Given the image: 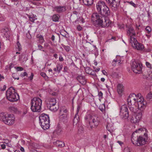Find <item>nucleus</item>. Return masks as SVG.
Wrapping results in <instances>:
<instances>
[{
  "label": "nucleus",
  "mask_w": 152,
  "mask_h": 152,
  "mask_svg": "<svg viewBox=\"0 0 152 152\" xmlns=\"http://www.w3.org/2000/svg\"><path fill=\"white\" fill-rule=\"evenodd\" d=\"M85 122L87 124V127L91 129L96 128L99 124L100 118L97 115L87 114L84 117Z\"/></svg>",
  "instance_id": "1"
},
{
  "label": "nucleus",
  "mask_w": 152,
  "mask_h": 152,
  "mask_svg": "<svg viewBox=\"0 0 152 152\" xmlns=\"http://www.w3.org/2000/svg\"><path fill=\"white\" fill-rule=\"evenodd\" d=\"M6 96L7 99L11 102H16L19 99V95L13 87H10L7 91Z\"/></svg>",
  "instance_id": "2"
},
{
  "label": "nucleus",
  "mask_w": 152,
  "mask_h": 152,
  "mask_svg": "<svg viewBox=\"0 0 152 152\" xmlns=\"http://www.w3.org/2000/svg\"><path fill=\"white\" fill-rule=\"evenodd\" d=\"M93 17L95 18L94 19L97 18L98 20H99L93 23L94 25L96 26H99L102 28L106 26L108 27L111 23V22L109 19H107V18L102 19L103 17L99 16L97 14H95V16L94 15Z\"/></svg>",
  "instance_id": "3"
},
{
  "label": "nucleus",
  "mask_w": 152,
  "mask_h": 152,
  "mask_svg": "<svg viewBox=\"0 0 152 152\" xmlns=\"http://www.w3.org/2000/svg\"><path fill=\"white\" fill-rule=\"evenodd\" d=\"M42 100L38 97H34L31 100V109L33 112H39L41 109Z\"/></svg>",
  "instance_id": "4"
},
{
  "label": "nucleus",
  "mask_w": 152,
  "mask_h": 152,
  "mask_svg": "<svg viewBox=\"0 0 152 152\" xmlns=\"http://www.w3.org/2000/svg\"><path fill=\"white\" fill-rule=\"evenodd\" d=\"M131 69L135 73L140 74L142 72V65L138 59H132L131 61Z\"/></svg>",
  "instance_id": "5"
},
{
  "label": "nucleus",
  "mask_w": 152,
  "mask_h": 152,
  "mask_svg": "<svg viewBox=\"0 0 152 152\" xmlns=\"http://www.w3.org/2000/svg\"><path fill=\"white\" fill-rule=\"evenodd\" d=\"M39 119L40 124L43 129L46 130L49 128L50 120L48 115L45 113L42 114L39 116Z\"/></svg>",
  "instance_id": "6"
},
{
  "label": "nucleus",
  "mask_w": 152,
  "mask_h": 152,
  "mask_svg": "<svg viewBox=\"0 0 152 152\" xmlns=\"http://www.w3.org/2000/svg\"><path fill=\"white\" fill-rule=\"evenodd\" d=\"M110 10L109 8L107 6V7L105 8H104V10L103 11H101V12L99 13L98 14L96 12L93 13L91 17V20L93 21V23L95 22V21L99 20H98L97 18H95V19H94L95 18L93 17L94 15L95 16V14H97L99 16L103 17L102 19H104V18H107L110 15Z\"/></svg>",
  "instance_id": "7"
},
{
  "label": "nucleus",
  "mask_w": 152,
  "mask_h": 152,
  "mask_svg": "<svg viewBox=\"0 0 152 152\" xmlns=\"http://www.w3.org/2000/svg\"><path fill=\"white\" fill-rule=\"evenodd\" d=\"M137 104L138 106V110L137 112L143 113L146 106V102L145 101L143 97H140L138 99L137 101Z\"/></svg>",
  "instance_id": "8"
},
{
  "label": "nucleus",
  "mask_w": 152,
  "mask_h": 152,
  "mask_svg": "<svg viewBox=\"0 0 152 152\" xmlns=\"http://www.w3.org/2000/svg\"><path fill=\"white\" fill-rule=\"evenodd\" d=\"M120 115L121 118L126 119L129 117L128 108L126 105H122L120 108Z\"/></svg>",
  "instance_id": "9"
},
{
  "label": "nucleus",
  "mask_w": 152,
  "mask_h": 152,
  "mask_svg": "<svg viewBox=\"0 0 152 152\" xmlns=\"http://www.w3.org/2000/svg\"><path fill=\"white\" fill-rule=\"evenodd\" d=\"M144 130L145 131L146 129H143V128H141L138 129V130H136L133 133L131 136V141L133 144L137 146V141L138 139V135H136L135 133L139 132L140 131H144Z\"/></svg>",
  "instance_id": "10"
},
{
  "label": "nucleus",
  "mask_w": 152,
  "mask_h": 152,
  "mask_svg": "<svg viewBox=\"0 0 152 152\" xmlns=\"http://www.w3.org/2000/svg\"><path fill=\"white\" fill-rule=\"evenodd\" d=\"M107 7V6L103 1H98L96 4V8L98 12V14L104 10V8H105Z\"/></svg>",
  "instance_id": "11"
},
{
  "label": "nucleus",
  "mask_w": 152,
  "mask_h": 152,
  "mask_svg": "<svg viewBox=\"0 0 152 152\" xmlns=\"http://www.w3.org/2000/svg\"><path fill=\"white\" fill-rule=\"evenodd\" d=\"M147 136L148 134L146 133H144L143 137L139 136L138 137L137 146H140L144 145L145 143L146 140H147Z\"/></svg>",
  "instance_id": "12"
},
{
  "label": "nucleus",
  "mask_w": 152,
  "mask_h": 152,
  "mask_svg": "<svg viewBox=\"0 0 152 152\" xmlns=\"http://www.w3.org/2000/svg\"><path fill=\"white\" fill-rule=\"evenodd\" d=\"M15 118L13 114H9L5 121V124L8 125H12L14 123Z\"/></svg>",
  "instance_id": "13"
},
{
  "label": "nucleus",
  "mask_w": 152,
  "mask_h": 152,
  "mask_svg": "<svg viewBox=\"0 0 152 152\" xmlns=\"http://www.w3.org/2000/svg\"><path fill=\"white\" fill-rule=\"evenodd\" d=\"M142 113L137 112L136 115L132 117L131 119V122L132 123H136L138 122L141 119L142 116Z\"/></svg>",
  "instance_id": "14"
},
{
  "label": "nucleus",
  "mask_w": 152,
  "mask_h": 152,
  "mask_svg": "<svg viewBox=\"0 0 152 152\" xmlns=\"http://www.w3.org/2000/svg\"><path fill=\"white\" fill-rule=\"evenodd\" d=\"M134 96H135V94H133L132 95H129V96L127 101L129 105H133L135 103H137V99H138L134 98Z\"/></svg>",
  "instance_id": "15"
},
{
  "label": "nucleus",
  "mask_w": 152,
  "mask_h": 152,
  "mask_svg": "<svg viewBox=\"0 0 152 152\" xmlns=\"http://www.w3.org/2000/svg\"><path fill=\"white\" fill-rule=\"evenodd\" d=\"M110 5L114 8H116L120 5V0H106Z\"/></svg>",
  "instance_id": "16"
},
{
  "label": "nucleus",
  "mask_w": 152,
  "mask_h": 152,
  "mask_svg": "<svg viewBox=\"0 0 152 152\" xmlns=\"http://www.w3.org/2000/svg\"><path fill=\"white\" fill-rule=\"evenodd\" d=\"M126 27L127 28V34L129 36L131 35L135 36L136 33L134 28L130 26L126 25Z\"/></svg>",
  "instance_id": "17"
},
{
  "label": "nucleus",
  "mask_w": 152,
  "mask_h": 152,
  "mask_svg": "<svg viewBox=\"0 0 152 152\" xmlns=\"http://www.w3.org/2000/svg\"><path fill=\"white\" fill-rule=\"evenodd\" d=\"M66 10V7L65 6H57L54 8V10L58 13L64 12Z\"/></svg>",
  "instance_id": "18"
},
{
  "label": "nucleus",
  "mask_w": 152,
  "mask_h": 152,
  "mask_svg": "<svg viewBox=\"0 0 152 152\" xmlns=\"http://www.w3.org/2000/svg\"><path fill=\"white\" fill-rule=\"evenodd\" d=\"M132 47L133 48L138 50H142L144 48V46L142 44L139 43L137 41V42L132 44Z\"/></svg>",
  "instance_id": "19"
},
{
  "label": "nucleus",
  "mask_w": 152,
  "mask_h": 152,
  "mask_svg": "<svg viewBox=\"0 0 152 152\" xmlns=\"http://www.w3.org/2000/svg\"><path fill=\"white\" fill-rule=\"evenodd\" d=\"M9 114L6 112H2L0 113V121L5 123Z\"/></svg>",
  "instance_id": "20"
},
{
  "label": "nucleus",
  "mask_w": 152,
  "mask_h": 152,
  "mask_svg": "<svg viewBox=\"0 0 152 152\" xmlns=\"http://www.w3.org/2000/svg\"><path fill=\"white\" fill-rule=\"evenodd\" d=\"M77 80L82 84H85L86 83V81L84 76L82 75L78 76L77 77Z\"/></svg>",
  "instance_id": "21"
},
{
  "label": "nucleus",
  "mask_w": 152,
  "mask_h": 152,
  "mask_svg": "<svg viewBox=\"0 0 152 152\" xmlns=\"http://www.w3.org/2000/svg\"><path fill=\"white\" fill-rule=\"evenodd\" d=\"M67 112V110L65 107H63L60 109L59 115L61 116L64 115V117H65Z\"/></svg>",
  "instance_id": "22"
},
{
  "label": "nucleus",
  "mask_w": 152,
  "mask_h": 152,
  "mask_svg": "<svg viewBox=\"0 0 152 152\" xmlns=\"http://www.w3.org/2000/svg\"><path fill=\"white\" fill-rule=\"evenodd\" d=\"M79 117L78 114H75L73 120V124L74 125H76L79 123Z\"/></svg>",
  "instance_id": "23"
},
{
  "label": "nucleus",
  "mask_w": 152,
  "mask_h": 152,
  "mask_svg": "<svg viewBox=\"0 0 152 152\" xmlns=\"http://www.w3.org/2000/svg\"><path fill=\"white\" fill-rule=\"evenodd\" d=\"M124 90L123 86L122 84H119L118 85L117 91L119 94L121 95V94L124 91Z\"/></svg>",
  "instance_id": "24"
},
{
  "label": "nucleus",
  "mask_w": 152,
  "mask_h": 152,
  "mask_svg": "<svg viewBox=\"0 0 152 152\" xmlns=\"http://www.w3.org/2000/svg\"><path fill=\"white\" fill-rule=\"evenodd\" d=\"M54 143L56 146L60 147H63L65 145V144L64 142L59 140H57L55 142H54Z\"/></svg>",
  "instance_id": "25"
},
{
  "label": "nucleus",
  "mask_w": 152,
  "mask_h": 152,
  "mask_svg": "<svg viewBox=\"0 0 152 152\" xmlns=\"http://www.w3.org/2000/svg\"><path fill=\"white\" fill-rule=\"evenodd\" d=\"M50 110L53 112L56 111L58 109V105L56 106V104H53L49 106Z\"/></svg>",
  "instance_id": "26"
},
{
  "label": "nucleus",
  "mask_w": 152,
  "mask_h": 152,
  "mask_svg": "<svg viewBox=\"0 0 152 152\" xmlns=\"http://www.w3.org/2000/svg\"><path fill=\"white\" fill-rule=\"evenodd\" d=\"M93 1L94 0H83V3L88 6L91 5L93 4Z\"/></svg>",
  "instance_id": "27"
},
{
  "label": "nucleus",
  "mask_w": 152,
  "mask_h": 152,
  "mask_svg": "<svg viewBox=\"0 0 152 152\" xmlns=\"http://www.w3.org/2000/svg\"><path fill=\"white\" fill-rule=\"evenodd\" d=\"M132 35L129 36L130 37V38L129 42L131 44L132 46V44H133V45H134V43H135L137 42L136 38H135Z\"/></svg>",
  "instance_id": "28"
},
{
  "label": "nucleus",
  "mask_w": 152,
  "mask_h": 152,
  "mask_svg": "<svg viewBox=\"0 0 152 152\" xmlns=\"http://www.w3.org/2000/svg\"><path fill=\"white\" fill-rule=\"evenodd\" d=\"M56 103V99L55 98H51L49 100V103L48 104V106L55 104Z\"/></svg>",
  "instance_id": "29"
},
{
  "label": "nucleus",
  "mask_w": 152,
  "mask_h": 152,
  "mask_svg": "<svg viewBox=\"0 0 152 152\" xmlns=\"http://www.w3.org/2000/svg\"><path fill=\"white\" fill-rule=\"evenodd\" d=\"M52 19L53 21L55 22L58 21L59 20V18L57 14L54 15L52 16Z\"/></svg>",
  "instance_id": "30"
},
{
  "label": "nucleus",
  "mask_w": 152,
  "mask_h": 152,
  "mask_svg": "<svg viewBox=\"0 0 152 152\" xmlns=\"http://www.w3.org/2000/svg\"><path fill=\"white\" fill-rule=\"evenodd\" d=\"M5 141L3 142V143H5L6 145L10 147H11L12 145L10 143L11 141L9 140H5Z\"/></svg>",
  "instance_id": "31"
},
{
  "label": "nucleus",
  "mask_w": 152,
  "mask_h": 152,
  "mask_svg": "<svg viewBox=\"0 0 152 152\" xmlns=\"http://www.w3.org/2000/svg\"><path fill=\"white\" fill-rule=\"evenodd\" d=\"M15 47L16 49H17L18 51H20L22 49L21 46L19 43V41H18L17 43L15 45Z\"/></svg>",
  "instance_id": "32"
},
{
  "label": "nucleus",
  "mask_w": 152,
  "mask_h": 152,
  "mask_svg": "<svg viewBox=\"0 0 152 152\" xmlns=\"http://www.w3.org/2000/svg\"><path fill=\"white\" fill-rule=\"evenodd\" d=\"M63 67V65L60 64H58L56 66L57 70L58 72H60V71L62 69Z\"/></svg>",
  "instance_id": "33"
},
{
  "label": "nucleus",
  "mask_w": 152,
  "mask_h": 152,
  "mask_svg": "<svg viewBox=\"0 0 152 152\" xmlns=\"http://www.w3.org/2000/svg\"><path fill=\"white\" fill-rule=\"evenodd\" d=\"M67 33V32L64 30H61L60 31V34L61 35L65 38L67 37L66 36Z\"/></svg>",
  "instance_id": "34"
},
{
  "label": "nucleus",
  "mask_w": 152,
  "mask_h": 152,
  "mask_svg": "<svg viewBox=\"0 0 152 152\" xmlns=\"http://www.w3.org/2000/svg\"><path fill=\"white\" fill-rule=\"evenodd\" d=\"M105 104H102L99 106V109L102 111L105 109Z\"/></svg>",
  "instance_id": "35"
},
{
  "label": "nucleus",
  "mask_w": 152,
  "mask_h": 152,
  "mask_svg": "<svg viewBox=\"0 0 152 152\" xmlns=\"http://www.w3.org/2000/svg\"><path fill=\"white\" fill-rule=\"evenodd\" d=\"M92 69L88 67H87L85 68V70L86 73L90 74L92 70Z\"/></svg>",
  "instance_id": "36"
},
{
  "label": "nucleus",
  "mask_w": 152,
  "mask_h": 152,
  "mask_svg": "<svg viewBox=\"0 0 152 152\" xmlns=\"http://www.w3.org/2000/svg\"><path fill=\"white\" fill-rule=\"evenodd\" d=\"M110 124H108L106 128L107 130L110 132V133H111L113 131V129H112V127H110Z\"/></svg>",
  "instance_id": "37"
},
{
  "label": "nucleus",
  "mask_w": 152,
  "mask_h": 152,
  "mask_svg": "<svg viewBox=\"0 0 152 152\" xmlns=\"http://www.w3.org/2000/svg\"><path fill=\"white\" fill-rule=\"evenodd\" d=\"M40 75L43 77L45 79V80H48V77L46 75V74L43 72H41L40 73Z\"/></svg>",
  "instance_id": "38"
},
{
  "label": "nucleus",
  "mask_w": 152,
  "mask_h": 152,
  "mask_svg": "<svg viewBox=\"0 0 152 152\" xmlns=\"http://www.w3.org/2000/svg\"><path fill=\"white\" fill-rule=\"evenodd\" d=\"M130 106H129V109L132 112L135 113L136 112L137 113V111L136 112L134 108L133 107V105H130Z\"/></svg>",
  "instance_id": "39"
},
{
  "label": "nucleus",
  "mask_w": 152,
  "mask_h": 152,
  "mask_svg": "<svg viewBox=\"0 0 152 152\" xmlns=\"http://www.w3.org/2000/svg\"><path fill=\"white\" fill-rule=\"evenodd\" d=\"M28 18L30 20L32 23H34V20L37 19V18L35 17H31L29 15Z\"/></svg>",
  "instance_id": "40"
},
{
  "label": "nucleus",
  "mask_w": 152,
  "mask_h": 152,
  "mask_svg": "<svg viewBox=\"0 0 152 152\" xmlns=\"http://www.w3.org/2000/svg\"><path fill=\"white\" fill-rule=\"evenodd\" d=\"M145 30L147 31L148 34H149L151 31V29L150 27L147 26L145 28Z\"/></svg>",
  "instance_id": "41"
},
{
  "label": "nucleus",
  "mask_w": 152,
  "mask_h": 152,
  "mask_svg": "<svg viewBox=\"0 0 152 152\" xmlns=\"http://www.w3.org/2000/svg\"><path fill=\"white\" fill-rule=\"evenodd\" d=\"M11 110L15 113L17 112L18 111V109L17 107H12L10 108Z\"/></svg>",
  "instance_id": "42"
},
{
  "label": "nucleus",
  "mask_w": 152,
  "mask_h": 152,
  "mask_svg": "<svg viewBox=\"0 0 152 152\" xmlns=\"http://www.w3.org/2000/svg\"><path fill=\"white\" fill-rule=\"evenodd\" d=\"M145 64L147 67L148 68H149L150 69H152V67H151V64L150 63H149L148 62H145Z\"/></svg>",
  "instance_id": "43"
},
{
  "label": "nucleus",
  "mask_w": 152,
  "mask_h": 152,
  "mask_svg": "<svg viewBox=\"0 0 152 152\" xmlns=\"http://www.w3.org/2000/svg\"><path fill=\"white\" fill-rule=\"evenodd\" d=\"M127 2L129 4H130L133 6L134 7H137V5L135 4L132 1H127Z\"/></svg>",
  "instance_id": "44"
},
{
  "label": "nucleus",
  "mask_w": 152,
  "mask_h": 152,
  "mask_svg": "<svg viewBox=\"0 0 152 152\" xmlns=\"http://www.w3.org/2000/svg\"><path fill=\"white\" fill-rule=\"evenodd\" d=\"M99 99H100L103 97V93L101 91H99L98 94Z\"/></svg>",
  "instance_id": "45"
},
{
  "label": "nucleus",
  "mask_w": 152,
  "mask_h": 152,
  "mask_svg": "<svg viewBox=\"0 0 152 152\" xmlns=\"http://www.w3.org/2000/svg\"><path fill=\"white\" fill-rule=\"evenodd\" d=\"M146 98L147 99H151L152 98V94L151 93H148L146 96Z\"/></svg>",
  "instance_id": "46"
},
{
  "label": "nucleus",
  "mask_w": 152,
  "mask_h": 152,
  "mask_svg": "<svg viewBox=\"0 0 152 152\" xmlns=\"http://www.w3.org/2000/svg\"><path fill=\"white\" fill-rule=\"evenodd\" d=\"M15 68L18 71H21L23 70V68L20 66L15 67Z\"/></svg>",
  "instance_id": "47"
},
{
  "label": "nucleus",
  "mask_w": 152,
  "mask_h": 152,
  "mask_svg": "<svg viewBox=\"0 0 152 152\" xmlns=\"http://www.w3.org/2000/svg\"><path fill=\"white\" fill-rule=\"evenodd\" d=\"M64 48L66 50L67 52H68L70 50V48L68 46H66L65 45H64L63 46Z\"/></svg>",
  "instance_id": "48"
},
{
  "label": "nucleus",
  "mask_w": 152,
  "mask_h": 152,
  "mask_svg": "<svg viewBox=\"0 0 152 152\" xmlns=\"http://www.w3.org/2000/svg\"><path fill=\"white\" fill-rule=\"evenodd\" d=\"M124 152H130V150L129 148L127 147L124 149Z\"/></svg>",
  "instance_id": "49"
},
{
  "label": "nucleus",
  "mask_w": 152,
  "mask_h": 152,
  "mask_svg": "<svg viewBox=\"0 0 152 152\" xmlns=\"http://www.w3.org/2000/svg\"><path fill=\"white\" fill-rule=\"evenodd\" d=\"M111 75L113 77H116L118 76V74L115 72H113L112 73Z\"/></svg>",
  "instance_id": "50"
},
{
  "label": "nucleus",
  "mask_w": 152,
  "mask_h": 152,
  "mask_svg": "<svg viewBox=\"0 0 152 152\" xmlns=\"http://www.w3.org/2000/svg\"><path fill=\"white\" fill-rule=\"evenodd\" d=\"M82 27L80 25H78L77 27V29L78 31H80L82 30Z\"/></svg>",
  "instance_id": "51"
},
{
  "label": "nucleus",
  "mask_w": 152,
  "mask_h": 152,
  "mask_svg": "<svg viewBox=\"0 0 152 152\" xmlns=\"http://www.w3.org/2000/svg\"><path fill=\"white\" fill-rule=\"evenodd\" d=\"M28 75L27 73L26 72H24L22 74H21V76L22 77H23L25 76H27Z\"/></svg>",
  "instance_id": "52"
},
{
  "label": "nucleus",
  "mask_w": 152,
  "mask_h": 152,
  "mask_svg": "<svg viewBox=\"0 0 152 152\" xmlns=\"http://www.w3.org/2000/svg\"><path fill=\"white\" fill-rule=\"evenodd\" d=\"M148 78L149 79H152V72H150L148 76Z\"/></svg>",
  "instance_id": "53"
},
{
  "label": "nucleus",
  "mask_w": 152,
  "mask_h": 152,
  "mask_svg": "<svg viewBox=\"0 0 152 152\" xmlns=\"http://www.w3.org/2000/svg\"><path fill=\"white\" fill-rule=\"evenodd\" d=\"M38 48L40 50H42L44 52L45 51V50H42V49L43 48V47L42 45H38Z\"/></svg>",
  "instance_id": "54"
},
{
  "label": "nucleus",
  "mask_w": 152,
  "mask_h": 152,
  "mask_svg": "<svg viewBox=\"0 0 152 152\" xmlns=\"http://www.w3.org/2000/svg\"><path fill=\"white\" fill-rule=\"evenodd\" d=\"M135 96H136V99L140 98V97H143L141 96V95L140 94H137V96L135 95Z\"/></svg>",
  "instance_id": "55"
},
{
  "label": "nucleus",
  "mask_w": 152,
  "mask_h": 152,
  "mask_svg": "<svg viewBox=\"0 0 152 152\" xmlns=\"http://www.w3.org/2000/svg\"><path fill=\"white\" fill-rule=\"evenodd\" d=\"M80 107L79 105H78L77 108V109L76 110V114H78V112H79L80 109Z\"/></svg>",
  "instance_id": "56"
},
{
  "label": "nucleus",
  "mask_w": 152,
  "mask_h": 152,
  "mask_svg": "<svg viewBox=\"0 0 152 152\" xmlns=\"http://www.w3.org/2000/svg\"><path fill=\"white\" fill-rule=\"evenodd\" d=\"M34 75L33 73H31V75L29 77V78L30 80H32L33 78Z\"/></svg>",
  "instance_id": "57"
},
{
  "label": "nucleus",
  "mask_w": 152,
  "mask_h": 152,
  "mask_svg": "<svg viewBox=\"0 0 152 152\" xmlns=\"http://www.w3.org/2000/svg\"><path fill=\"white\" fill-rule=\"evenodd\" d=\"M13 66H14V65L13 64H12V63L9 66V67H8L9 69L10 70L11 69L12 67H13Z\"/></svg>",
  "instance_id": "58"
},
{
  "label": "nucleus",
  "mask_w": 152,
  "mask_h": 152,
  "mask_svg": "<svg viewBox=\"0 0 152 152\" xmlns=\"http://www.w3.org/2000/svg\"><path fill=\"white\" fill-rule=\"evenodd\" d=\"M90 74L91 75H94V76L95 75H96V74H95V72H94V71L93 70H92L91 72V73H90Z\"/></svg>",
  "instance_id": "59"
},
{
  "label": "nucleus",
  "mask_w": 152,
  "mask_h": 152,
  "mask_svg": "<svg viewBox=\"0 0 152 152\" xmlns=\"http://www.w3.org/2000/svg\"><path fill=\"white\" fill-rule=\"evenodd\" d=\"M59 60L61 61H62L64 60L63 58L61 55H60L59 56Z\"/></svg>",
  "instance_id": "60"
},
{
  "label": "nucleus",
  "mask_w": 152,
  "mask_h": 152,
  "mask_svg": "<svg viewBox=\"0 0 152 152\" xmlns=\"http://www.w3.org/2000/svg\"><path fill=\"white\" fill-rule=\"evenodd\" d=\"M1 147L2 149H4L6 148V145L5 144H2L1 145Z\"/></svg>",
  "instance_id": "61"
},
{
  "label": "nucleus",
  "mask_w": 152,
  "mask_h": 152,
  "mask_svg": "<svg viewBox=\"0 0 152 152\" xmlns=\"http://www.w3.org/2000/svg\"><path fill=\"white\" fill-rule=\"evenodd\" d=\"M68 68L66 66H65L64 67V72H67V70Z\"/></svg>",
  "instance_id": "62"
},
{
  "label": "nucleus",
  "mask_w": 152,
  "mask_h": 152,
  "mask_svg": "<svg viewBox=\"0 0 152 152\" xmlns=\"http://www.w3.org/2000/svg\"><path fill=\"white\" fill-rule=\"evenodd\" d=\"M78 131L79 132H81V131L82 132L84 130V129L82 127H80L78 129Z\"/></svg>",
  "instance_id": "63"
},
{
  "label": "nucleus",
  "mask_w": 152,
  "mask_h": 152,
  "mask_svg": "<svg viewBox=\"0 0 152 152\" xmlns=\"http://www.w3.org/2000/svg\"><path fill=\"white\" fill-rule=\"evenodd\" d=\"M117 142L121 146H122V145L123 144V143L121 141H117Z\"/></svg>",
  "instance_id": "64"
}]
</instances>
